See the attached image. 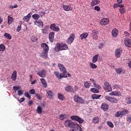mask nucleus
<instances>
[{"label":"nucleus","mask_w":131,"mask_h":131,"mask_svg":"<svg viewBox=\"0 0 131 131\" xmlns=\"http://www.w3.org/2000/svg\"><path fill=\"white\" fill-rule=\"evenodd\" d=\"M73 99L76 103H78L79 104H84V100L78 95H74Z\"/></svg>","instance_id":"obj_1"},{"label":"nucleus","mask_w":131,"mask_h":131,"mask_svg":"<svg viewBox=\"0 0 131 131\" xmlns=\"http://www.w3.org/2000/svg\"><path fill=\"white\" fill-rule=\"evenodd\" d=\"M105 99L106 100V101L112 103V104H117V103H118V99L114 97L105 96Z\"/></svg>","instance_id":"obj_2"},{"label":"nucleus","mask_w":131,"mask_h":131,"mask_svg":"<svg viewBox=\"0 0 131 131\" xmlns=\"http://www.w3.org/2000/svg\"><path fill=\"white\" fill-rule=\"evenodd\" d=\"M103 90L105 91V92H111L112 91V87H111V85L109 82H105L104 83L103 85Z\"/></svg>","instance_id":"obj_3"},{"label":"nucleus","mask_w":131,"mask_h":131,"mask_svg":"<svg viewBox=\"0 0 131 131\" xmlns=\"http://www.w3.org/2000/svg\"><path fill=\"white\" fill-rule=\"evenodd\" d=\"M122 49L118 48L115 51V55L117 58H120L122 54Z\"/></svg>","instance_id":"obj_4"},{"label":"nucleus","mask_w":131,"mask_h":131,"mask_svg":"<svg viewBox=\"0 0 131 131\" xmlns=\"http://www.w3.org/2000/svg\"><path fill=\"white\" fill-rule=\"evenodd\" d=\"M75 37V35H74V34H71L67 40V43H68L69 45H71V43L73 42V40H74Z\"/></svg>","instance_id":"obj_5"},{"label":"nucleus","mask_w":131,"mask_h":131,"mask_svg":"<svg viewBox=\"0 0 131 131\" xmlns=\"http://www.w3.org/2000/svg\"><path fill=\"white\" fill-rule=\"evenodd\" d=\"M50 29H51V30L53 31H55V32H59V31H60V28L55 24L51 25Z\"/></svg>","instance_id":"obj_6"},{"label":"nucleus","mask_w":131,"mask_h":131,"mask_svg":"<svg viewBox=\"0 0 131 131\" xmlns=\"http://www.w3.org/2000/svg\"><path fill=\"white\" fill-rule=\"evenodd\" d=\"M37 74L40 77H42L43 78L46 77V76L47 75V71L45 70H42L41 71L37 73Z\"/></svg>","instance_id":"obj_7"},{"label":"nucleus","mask_w":131,"mask_h":131,"mask_svg":"<svg viewBox=\"0 0 131 131\" xmlns=\"http://www.w3.org/2000/svg\"><path fill=\"white\" fill-rule=\"evenodd\" d=\"M128 113V110H123L121 111H118L115 114V115H125Z\"/></svg>","instance_id":"obj_8"},{"label":"nucleus","mask_w":131,"mask_h":131,"mask_svg":"<svg viewBox=\"0 0 131 131\" xmlns=\"http://www.w3.org/2000/svg\"><path fill=\"white\" fill-rule=\"evenodd\" d=\"M46 94L47 98L50 100H52L54 98V93L51 91H47Z\"/></svg>","instance_id":"obj_9"},{"label":"nucleus","mask_w":131,"mask_h":131,"mask_svg":"<svg viewBox=\"0 0 131 131\" xmlns=\"http://www.w3.org/2000/svg\"><path fill=\"white\" fill-rule=\"evenodd\" d=\"M100 24L101 25H107V24H109V19L103 18L100 20Z\"/></svg>","instance_id":"obj_10"},{"label":"nucleus","mask_w":131,"mask_h":131,"mask_svg":"<svg viewBox=\"0 0 131 131\" xmlns=\"http://www.w3.org/2000/svg\"><path fill=\"white\" fill-rule=\"evenodd\" d=\"M98 34H99V31L96 30H94L92 31V36L93 37V38H94V39H98Z\"/></svg>","instance_id":"obj_11"},{"label":"nucleus","mask_w":131,"mask_h":131,"mask_svg":"<svg viewBox=\"0 0 131 131\" xmlns=\"http://www.w3.org/2000/svg\"><path fill=\"white\" fill-rule=\"evenodd\" d=\"M48 52L49 51H43L42 53H40V57H41V58H43V59H48Z\"/></svg>","instance_id":"obj_12"},{"label":"nucleus","mask_w":131,"mask_h":131,"mask_svg":"<svg viewBox=\"0 0 131 131\" xmlns=\"http://www.w3.org/2000/svg\"><path fill=\"white\" fill-rule=\"evenodd\" d=\"M41 47L43 49L44 52H49V46H48V44L42 43L41 44Z\"/></svg>","instance_id":"obj_13"},{"label":"nucleus","mask_w":131,"mask_h":131,"mask_svg":"<svg viewBox=\"0 0 131 131\" xmlns=\"http://www.w3.org/2000/svg\"><path fill=\"white\" fill-rule=\"evenodd\" d=\"M58 67L59 68V70H60V71H61V72H66V71H67V70H66V68L64 66H63L62 64L58 63Z\"/></svg>","instance_id":"obj_14"},{"label":"nucleus","mask_w":131,"mask_h":131,"mask_svg":"<svg viewBox=\"0 0 131 131\" xmlns=\"http://www.w3.org/2000/svg\"><path fill=\"white\" fill-rule=\"evenodd\" d=\"M65 91L66 92H68L69 93H73V88L70 85H68L67 86L65 87Z\"/></svg>","instance_id":"obj_15"},{"label":"nucleus","mask_w":131,"mask_h":131,"mask_svg":"<svg viewBox=\"0 0 131 131\" xmlns=\"http://www.w3.org/2000/svg\"><path fill=\"white\" fill-rule=\"evenodd\" d=\"M112 34L114 38L115 37H117V35H118V30L116 29H114L112 31Z\"/></svg>","instance_id":"obj_16"},{"label":"nucleus","mask_w":131,"mask_h":131,"mask_svg":"<svg viewBox=\"0 0 131 131\" xmlns=\"http://www.w3.org/2000/svg\"><path fill=\"white\" fill-rule=\"evenodd\" d=\"M101 108L104 111H107V110H108V109L109 108V105H108L106 103H103L101 104Z\"/></svg>","instance_id":"obj_17"},{"label":"nucleus","mask_w":131,"mask_h":131,"mask_svg":"<svg viewBox=\"0 0 131 131\" xmlns=\"http://www.w3.org/2000/svg\"><path fill=\"white\" fill-rule=\"evenodd\" d=\"M125 46L127 47L128 48H131V39H126L124 41Z\"/></svg>","instance_id":"obj_18"},{"label":"nucleus","mask_w":131,"mask_h":131,"mask_svg":"<svg viewBox=\"0 0 131 131\" xmlns=\"http://www.w3.org/2000/svg\"><path fill=\"white\" fill-rule=\"evenodd\" d=\"M55 38V33L51 32L49 34V38L51 42H53L54 41V38Z\"/></svg>","instance_id":"obj_19"},{"label":"nucleus","mask_w":131,"mask_h":131,"mask_svg":"<svg viewBox=\"0 0 131 131\" xmlns=\"http://www.w3.org/2000/svg\"><path fill=\"white\" fill-rule=\"evenodd\" d=\"M35 25H36L37 26H38V27H43V24H42V22L41 20H36L34 22Z\"/></svg>","instance_id":"obj_20"},{"label":"nucleus","mask_w":131,"mask_h":131,"mask_svg":"<svg viewBox=\"0 0 131 131\" xmlns=\"http://www.w3.org/2000/svg\"><path fill=\"white\" fill-rule=\"evenodd\" d=\"M110 95L111 96H117V97H120V96H121V93L119 91H115L111 93Z\"/></svg>","instance_id":"obj_21"},{"label":"nucleus","mask_w":131,"mask_h":131,"mask_svg":"<svg viewBox=\"0 0 131 131\" xmlns=\"http://www.w3.org/2000/svg\"><path fill=\"white\" fill-rule=\"evenodd\" d=\"M116 71L118 74H124V73H125V71L120 68L116 69Z\"/></svg>","instance_id":"obj_22"},{"label":"nucleus","mask_w":131,"mask_h":131,"mask_svg":"<svg viewBox=\"0 0 131 131\" xmlns=\"http://www.w3.org/2000/svg\"><path fill=\"white\" fill-rule=\"evenodd\" d=\"M88 36H89V33L88 32L83 33L80 35V38L82 40L86 38Z\"/></svg>","instance_id":"obj_23"},{"label":"nucleus","mask_w":131,"mask_h":131,"mask_svg":"<svg viewBox=\"0 0 131 131\" xmlns=\"http://www.w3.org/2000/svg\"><path fill=\"white\" fill-rule=\"evenodd\" d=\"M62 8L64 10V11H72L73 9L71 6L68 5H63Z\"/></svg>","instance_id":"obj_24"},{"label":"nucleus","mask_w":131,"mask_h":131,"mask_svg":"<svg viewBox=\"0 0 131 131\" xmlns=\"http://www.w3.org/2000/svg\"><path fill=\"white\" fill-rule=\"evenodd\" d=\"M11 79H12L13 81H15L16 79H17V71H14L12 73L11 76Z\"/></svg>","instance_id":"obj_25"},{"label":"nucleus","mask_w":131,"mask_h":131,"mask_svg":"<svg viewBox=\"0 0 131 131\" xmlns=\"http://www.w3.org/2000/svg\"><path fill=\"white\" fill-rule=\"evenodd\" d=\"M54 51L55 52H59L61 51V44L60 43H57L54 48Z\"/></svg>","instance_id":"obj_26"},{"label":"nucleus","mask_w":131,"mask_h":131,"mask_svg":"<svg viewBox=\"0 0 131 131\" xmlns=\"http://www.w3.org/2000/svg\"><path fill=\"white\" fill-rule=\"evenodd\" d=\"M101 97H102L101 95L93 94L92 95V99H93V100H98V99H100Z\"/></svg>","instance_id":"obj_27"},{"label":"nucleus","mask_w":131,"mask_h":131,"mask_svg":"<svg viewBox=\"0 0 131 131\" xmlns=\"http://www.w3.org/2000/svg\"><path fill=\"white\" fill-rule=\"evenodd\" d=\"M40 80L41 81V83H42V85H43V88L45 89L47 88L48 84H47V82L46 81V80L43 78L40 79Z\"/></svg>","instance_id":"obj_28"},{"label":"nucleus","mask_w":131,"mask_h":131,"mask_svg":"<svg viewBox=\"0 0 131 131\" xmlns=\"http://www.w3.org/2000/svg\"><path fill=\"white\" fill-rule=\"evenodd\" d=\"M30 14L31 13H29L27 15L23 17V20H24L25 22H28L29 20H30V18H31V15Z\"/></svg>","instance_id":"obj_29"},{"label":"nucleus","mask_w":131,"mask_h":131,"mask_svg":"<svg viewBox=\"0 0 131 131\" xmlns=\"http://www.w3.org/2000/svg\"><path fill=\"white\" fill-rule=\"evenodd\" d=\"M65 50H68V46L66 44L60 45V51H64Z\"/></svg>","instance_id":"obj_30"},{"label":"nucleus","mask_w":131,"mask_h":131,"mask_svg":"<svg viewBox=\"0 0 131 131\" xmlns=\"http://www.w3.org/2000/svg\"><path fill=\"white\" fill-rule=\"evenodd\" d=\"M100 4V0H93L91 3V6L94 7V6H97V5H99Z\"/></svg>","instance_id":"obj_31"},{"label":"nucleus","mask_w":131,"mask_h":131,"mask_svg":"<svg viewBox=\"0 0 131 131\" xmlns=\"http://www.w3.org/2000/svg\"><path fill=\"white\" fill-rule=\"evenodd\" d=\"M13 21H14V18L10 16L9 15L8 16V24L10 25L13 23Z\"/></svg>","instance_id":"obj_32"},{"label":"nucleus","mask_w":131,"mask_h":131,"mask_svg":"<svg viewBox=\"0 0 131 131\" xmlns=\"http://www.w3.org/2000/svg\"><path fill=\"white\" fill-rule=\"evenodd\" d=\"M66 77H67V71L66 72H62L60 74V79L62 78H66Z\"/></svg>","instance_id":"obj_33"},{"label":"nucleus","mask_w":131,"mask_h":131,"mask_svg":"<svg viewBox=\"0 0 131 131\" xmlns=\"http://www.w3.org/2000/svg\"><path fill=\"white\" fill-rule=\"evenodd\" d=\"M98 57H99V54H96L93 56L92 59V63H96L98 61Z\"/></svg>","instance_id":"obj_34"},{"label":"nucleus","mask_w":131,"mask_h":131,"mask_svg":"<svg viewBox=\"0 0 131 131\" xmlns=\"http://www.w3.org/2000/svg\"><path fill=\"white\" fill-rule=\"evenodd\" d=\"M89 66L92 69H96V68H97L98 67V66L96 65V64L94 63L93 62H90Z\"/></svg>","instance_id":"obj_35"},{"label":"nucleus","mask_w":131,"mask_h":131,"mask_svg":"<svg viewBox=\"0 0 131 131\" xmlns=\"http://www.w3.org/2000/svg\"><path fill=\"white\" fill-rule=\"evenodd\" d=\"M31 40L33 42H36V41H37V40H38V38H37V37L36 36L34 35L31 37Z\"/></svg>","instance_id":"obj_36"},{"label":"nucleus","mask_w":131,"mask_h":131,"mask_svg":"<svg viewBox=\"0 0 131 131\" xmlns=\"http://www.w3.org/2000/svg\"><path fill=\"white\" fill-rule=\"evenodd\" d=\"M4 36L7 39H12V36H11V35L8 33H5Z\"/></svg>","instance_id":"obj_37"},{"label":"nucleus","mask_w":131,"mask_h":131,"mask_svg":"<svg viewBox=\"0 0 131 131\" xmlns=\"http://www.w3.org/2000/svg\"><path fill=\"white\" fill-rule=\"evenodd\" d=\"M125 101L127 105H130V104H131V97L129 96L126 97Z\"/></svg>","instance_id":"obj_38"},{"label":"nucleus","mask_w":131,"mask_h":131,"mask_svg":"<svg viewBox=\"0 0 131 131\" xmlns=\"http://www.w3.org/2000/svg\"><path fill=\"white\" fill-rule=\"evenodd\" d=\"M84 85L86 89H90V86H91V83H90V82L86 81L84 83Z\"/></svg>","instance_id":"obj_39"},{"label":"nucleus","mask_w":131,"mask_h":131,"mask_svg":"<svg viewBox=\"0 0 131 131\" xmlns=\"http://www.w3.org/2000/svg\"><path fill=\"white\" fill-rule=\"evenodd\" d=\"M54 74L55 75L56 78L60 79V73L58 71H54Z\"/></svg>","instance_id":"obj_40"},{"label":"nucleus","mask_w":131,"mask_h":131,"mask_svg":"<svg viewBox=\"0 0 131 131\" xmlns=\"http://www.w3.org/2000/svg\"><path fill=\"white\" fill-rule=\"evenodd\" d=\"M32 18L34 19V20H38L39 18V15L37 14H35L32 15Z\"/></svg>","instance_id":"obj_41"},{"label":"nucleus","mask_w":131,"mask_h":131,"mask_svg":"<svg viewBox=\"0 0 131 131\" xmlns=\"http://www.w3.org/2000/svg\"><path fill=\"white\" fill-rule=\"evenodd\" d=\"M5 50H6V47H5V45H4V44L1 43L0 45V52L5 51Z\"/></svg>","instance_id":"obj_42"},{"label":"nucleus","mask_w":131,"mask_h":131,"mask_svg":"<svg viewBox=\"0 0 131 131\" xmlns=\"http://www.w3.org/2000/svg\"><path fill=\"white\" fill-rule=\"evenodd\" d=\"M91 91L92 92V93H95L96 94H98L99 93V90L96 89V88H92L91 89Z\"/></svg>","instance_id":"obj_43"},{"label":"nucleus","mask_w":131,"mask_h":131,"mask_svg":"<svg viewBox=\"0 0 131 131\" xmlns=\"http://www.w3.org/2000/svg\"><path fill=\"white\" fill-rule=\"evenodd\" d=\"M58 98L59 99V100H61L62 101L64 100V96L60 93L58 94Z\"/></svg>","instance_id":"obj_44"},{"label":"nucleus","mask_w":131,"mask_h":131,"mask_svg":"<svg viewBox=\"0 0 131 131\" xmlns=\"http://www.w3.org/2000/svg\"><path fill=\"white\" fill-rule=\"evenodd\" d=\"M42 111V110L41 109V107H40V106H38L37 109V113H38L39 114H40Z\"/></svg>","instance_id":"obj_45"},{"label":"nucleus","mask_w":131,"mask_h":131,"mask_svg":"<svg viewBox=\"0 0 131 131\" xmlns=\"http://www.w3.org/2000/svg\"><path fill=\"white\" fill-rule=\"evenodd\" d=\"M35 96L36 97L38 100H41L42 99V97H41V96H40V95H39V94L38 93L35 94Z\"/></svg>","instance_id":"obj_46"},{"label":"nucleus","mask_w":131,"mask_h":131,"mask_svg":"<svg viewBox=\"0 0 131 131\" xmlns=\"http://www.w3.org/2000/svg\"><path fill=\"white\" fill-rule=\"evenodd\" d=\"M25 96L27 98H28V99H31V96H30V95L28 92L25 93Z\"/></svg>","instance_id":"obj_47"},{"label":"nucleus","mask_w":131,"mask_h":131,"mask_svg":"<svg viewBox=\"0 0 131 131\" xmlns=\"http://www.w3.org/2000/svg\"><path fill=\"white\" fill-rule=\"evenodd\" d=\"M95 88L96 89H98V90H101V86L100 85L97 84V83H95V84L93 85Z\"/></svg>","instance_id":"obj_48"},{"label":"nucleus","mask_w":131,"mask_h":131,"mask_svg":"<svg viewBox=\"0 0 131 131\" xmlns=\"http://www.w3.org/2000/svg\"><path fill=\"white\" fill-rule=\"evenodd\" d=\"M29 93L31 95H34L35 94V90L34 89H31L29 91Z\"/></svg>","instance_id":"obj_49"},{"label":"nucleus","mask_w":131,"mask_h":131,"mask_svg":"<svg viewBox=\"0 0 131 131\" xmlns=\"http://www.w3.org/2000/svg\"><path fill=\"white\" fill-rule=\"evenodd\" d=\"M119 11L121 14H124V12H125V10L124 9V8H120Z\"/></svg>","instance_id":"obj_50"},{"label":"nucleus","mask_w":131,"mask_h":131,"mask_svg":"<svg viewBox=\"0 0 131 131\" xmlns=\"http://www.w3.org/2000/svg\"><path fill=\"white\" fill-rule=\"evenodd\" d=\"M94 10H95L96 11H97V12H99L101 10V8L99 6H95L94 7Z\"/></svg>","instance_id":"obj_51"},{"label":"nucleus","mask_w":131,"mask_h":131,"mask_svg":"<svg viewBox=\"0 0 131 131\" xmlns=\"http://www.w3.org/2000/svg\"><path fill=\"white\" fill-rule=\"evenodd\" d=\"M13 90L15 91V92H16V91H18V90H20V87H18L17 86H13Z\"/></svg>","instance_id":"obj_52"},{"label":"nucleus","mask_w":131,"mask_h":131,"mask_svg":"<svg viewBox=\"0 0 131 131\" xmlns=\"http://www.w3.org/2000/svg\"><path fill=\"white\" fill-rule=\"evenodd\" d=\"M17 94L18 96H22L23 95V92L21 90H18Z\"/></svg>","instance_id":"obj_53"},{"label":"nucleus","mask_w":131,"mask_h":131,"mask_svg":"<svg viewBox=\"0 0 131 131\" xmlns=\"http://www.w3.org/2000/svg\"><path fill=\"white\" fill-rule=\"evenodd\" d=\"M98 48L100 49V50H101V49H103V48H104V44H103V43H100Z\"/></svg>","instance_id":"obj_54"},{"label":"nucleus","mask_w":131,"mask_h":131,"mask_svg":"<svg viewBox=\"0 0 131 131\" xmlns=\"http://www.w3.org/2000/svg\"><path fill=\"white\" fill-rule=\"evenodd\" d=\"M25 101V98H21L20 100H18L19 103H22V102H24Z\"/></svg>","instance_id":"obj_55"},{"label":"nucleus","mask_w":131,"mask_h":131,"mask_svg":"<svg viewBox=\"0 0 131 131\" xmlns=\"http://www.w3.org/2000/svg\"><path fill=\"white\" fill-rule=\"evenodd\" d=\"M20 30H21V25L17 27V29H16V31L17 32H19V31H20Z\"/></svg>","instance_id":"obj_56"},{"label":"nucleus","mask_w":131,"mask_h":131,"mask_svg":"<svg viewBox=\"0 0 131 131\" xmlns=\"http://www.w3.org/2000/svg\"><path fill=\"white\" fill-rule=\"evenodd\" d=\"M39 14H40V16H41V17H42V16H45V15H46V12H40Z\"/></svg>","instance_id":"obj_57"},{"label":"nucleus","mask_w":131,"mask_h":131,"mask_svg":"<svg viewBox=\"0 0 131 131\" xmlns=\"http://www.w3.org/2000/svg\"><path fill=\"white\" fill-rule=\"evenodd\" d=\"M119 7V4H116L114 5V8L116 9V8H118Z\"/></svg>","instance_id":"obj_58"},{"label":"nucleus","mask_w":131,"mask_h":131,"mask_svg":"<svg viewBox=\"0 0 131 131\" xmlns=\"http://www.w3.org/2000/svg\"><path fill=\"white\" fill-rule=\"evenodd\" d=\"M48 32V30L46 29H42V33H47Z\"/></svg>","instance_id":"obj_59"},{"label":"nucleus","mask_w":131,"mask_h":131,"mask_svg":"<svg viewBox=\"0 0 131 131\" xmlns=\"http://www.w3.org/2000/svg\"><path fill=\"white\" fill-rule=\"evenodd\" d=\"M90 80H91V81H92V82H93V85H94V84H95V83H96V80H95V79H94L93 78H91V79H90Z\"/></svg>","instance_id":"obj_60"},{"label":"nucleus","mask_w":131,"mask_h":131,"mask_svg":"<svg viewBox=\"0 0 131 131\" xmlns=\"http://www.w3.org/2000/svg\"><path fill=\"white\" fill-rule=\"evenodd\" d=\"M33 103V101H32V100H30L28 103V105H29V106H31Z\"/></svg>","instance_id":"obj_61"},{"label":"nucleus","mask_w":131,"mask_h":131,"mask_svg":"<svg viewBox=\"0 0 131 131\" xmlns=\"http://www.w3.org/2000/svg\"><path fill=\"white\" fill-rule=\"evenodd\" d=\"M119 8H123L124 7V5H122V4H119Z\"/></svg>","instance_id":"obj_62"},{"label":"nucleus","mask_w":131,"mask_h":131,"mask_svg":"<svg viewBox=\"0 0 131 131\" xmlns=\"http://www.w3.org/2000/svg\"><path fill=\"white\" fill-rule=\"evenodd\" d=\"M36 82V80H34V81H32L31 84H34Z\"/></svg>","instance_id":"obj_63"},{"label":"nucleus","mask_w":131,"mask_h":131,"mask_svg":"<svg viewBox=\"0 0 131 131\" xmlns=\"http://www.w3.org/2000/svg\"><path fill=\"white\" fill-rule=\"evenodd\" d=\"M128 66H129V68H131V61L129 62Z\"/></svg>","instance_id":"obj_64"}]
</instances>
